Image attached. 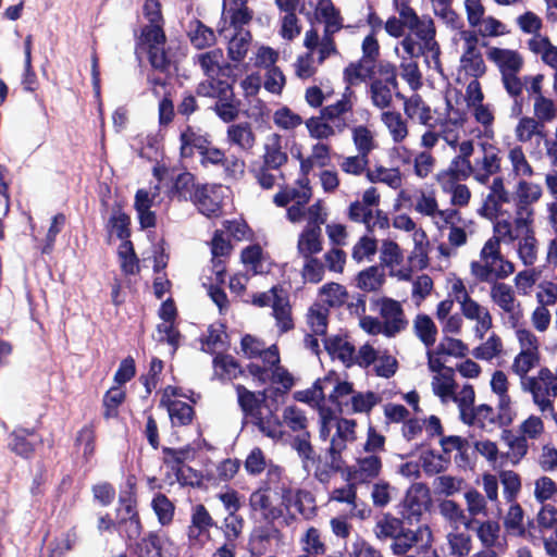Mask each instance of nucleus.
Masks as SVG:
<instances>
[{"label":"nucleus","mask_w":557,"mask_h":557,"mask_svg":"<svg viewBox=\"0 0 557 557\" xmlns=\"http://www.w3.org/2000/svg\"><path fill=\"white\" fill-rule=\"evenodd\" d=\"M295 398L298 401L329 400L345 414L369 413L381 401V396L374 392H355L351 383L341 381L333 371L318 379L311 388L297 392Z\"/></svg>","instance_id":"1"},{"label":"nucleus","mask_w":557,"mask_h":557,"mask_svg":"<svg viewBox=\"0 0 557 557\" xmlns=\"http://www.w3.org/2000/svg\"><path fill=\"white\" fill-rule=\"evenodd\" d=\"M144 14L149 24L143 28L137 42V52L148 53L151 66L158 71L166 72L171 61L164 49L165 35L162 28L160 3L157 0H146Z\"/></svg>","instance_id":"2"},{"label":"nucleus","mask_w":557,"mask_h":557,"mask_svg":"<svg viewBox=\"0 0 557 557\" xmlns=\"http://www.w3.org/2000/svg\"><path fill=\"white\" fill-rule=\"evenodd\" d=\"M237 400L246 418L260 430L261 433L271 438L281 435L280 420L265 404L263 393H253L243 385H236Z\"/></svg>","instance_id":"3"},{"label":"nucleus","mask_w":557,"mask_h":557,"mask_svg":"<svg viewBox=\"0 0 557 557\" xmlns=\"http://www.w3.org/2000/svg\"><path fill=\"white\" fill-rule=\"evenodd\" d=\"M494 233L503 237V242L511 244L518 240V255L523 264L533 265L537 259V240L534 236L533 223H525L518 228L517 222L508 219L494 223Z\"/></svg>","instance_id":"4"},{"label":"nucleus","mask_w":557,"mask_h":557,"mask_svg":"<svg viewBox=\"0 0 557 557\" xmlns=\"http://www.w3.org/2000/svg\"><path fill=\"white\" fill-rule=\"evenodd\" d=\"M432 533L428 527H419L417 530L404 529L397 535L391 549L396 556L406 557H436V550L432 549Z\"/></svg>","instance_id":"5"},{"label":"nucleus","mask_w":557,"mask_h":557,"mask_svg":"<svg viewBox=\"0 0 557 557\" xmlns=\"http://www.w3.org/2000/svg\"><path fill=\"white\" fill-rule=\"evenodd\" d=\"M521 389L532 395L533 403L541 412L552 411L553 399L557 397V380L549 368L543 367L535 375L524 379Z\"/></svg>","instance_id":"6"},{"label":"nucleus","mask_w":557,"mask_h":557,"mask_svg":"<svg viewBox=\"0 0 557 557\" xmlns=\"http://www.w3.org/2000/svg\"><path fill=\"white\" fill-rule=\"evenodd\" d=\"M283 520L288 525L296 520L295 512L309 520L315 515V499L311 492L292 486L278 495Z\"/></svg>","instance_id":"7"},{"label":"nucleus","mask_w":557,"mask_h":557,"mask_svg":"<svg viewBox=\"0 0 557 557\" xmlns=\"http://www.w3.org/2000/svg\"><path fill=\"white\" fill-rule=\"evenodd\" d=\"M490 297L492 302L500 310L505 323L511 327H517L522 318V309L516 298L513 288L509 284L494 282L490 289Z\"/></svg>","instance_id":"8"},{"label":"nucleus","mask_w":557,"mask_h":557,"mask_svg":"<svg viewBox=\"0 0 557 557\" xmlns=\"http://www.w3.org/2000/svg\"><path fill=\"white\" fill-rule=\"evenodd\" d=\"M542 196L540 185L527 181H520L517 185L515 197V218L512 222H517L518 228L525 223H533L535 203Z\"/></svg>","instance_id":"9"},{"label":"nucleus","mask_w":557,"mask_h":557,"mask_svg":"<svg viewBox=\"0 0 557 557\" xmlns=\"http://www.w3.org/2000/svg\"><path fill=\"white\" fill-rule=\"evenodd\" d=\"M486 195H483L482 206L478 213L488 220H495L502 214V207L510 201V193L505 188L504 177L495 176L485 185Z\"/></svg>","instance_id":"10"},{"label":"nucleus","mask_w":557,"mask_h":557,"mask_svg":"<svg viewBox=\"0 0 557 557\" xmlns=\"http://www.w3.org/2000/svg\"><path fill=\"white\" fill-rule=\"evenodd\" d=\"M467 530L475 534L483 548H496L498 552H505L507 548L506 536L502 534L498 521L471 519L467 523Z\"/></svg>","instance_id":"11"},{"label":"nucleus","mask_w":557,"mask_h":557,"mask_svg":"<svg viewBox=\"0 0 557 557\" xmlns=\"http://www.w3.org/2000/svg\"><path fill=\"white\" fill-rule=\"evenodd\" d=\"M473 166V181L480 185H488L502 169V158L497 148L492 145H482V156L476 157Z\"/></svg>","instance_id":"12"},{"label":"nucleus","mask_w":557,"mask_h":557,"mask_svg":"<svg viewBox=\"0 0 557 557\" xmlns=\"http://www.w3.org/2000/svg\"><path fill=\"white\" fill-rule=\"evenodd\" d=\"M377 305L380 320L384 325L386 337H395L406 330L408 321L399 301L384 297L379 300Z\"/></svg>","instance_id":"13"},{"label":"nucleus","mask_w":557,"mask_h":557,"mask_svg":"<svg viewBox=\"0 0 557 557\" xmlns=\"http://www.w3.org/2000/svg\"><path fill=\"white\" fill-rule=\"evenodd\" d=\"M515 271L513 264L503 256L471 262V273L481 282L494 283Z\"/></svg>","instance_id":"14"},{"label":"nucleus","mask_w":557,"mask_h":557,"mask_svg":"<svg viewBox=\"0 0 557 557\" xmlns=\"http://www.w3.org/2000/svg\"><path fill=\"white\" fill-rule=\"evenodd\" d=\"M247 371L261 385L280 384L285 389H289L294 385L292 374L280 362L275 364H260L259 361L250 362L247 366Z\"/></svg>","instance_id":"15"},{"label":"nucleus","mask_w":557,"mask_h":557,"mask_svg":"<svg viewBox=\"0 0 557 557\" xmlns=\"http://www.w3.org/2000/svg\"><path fill=\"white\" fill-rule=\"evenodd\" d=\"M250 517L267 523H274L283 517L282 506L273 504L267 490L257 488L249 496Z\"/></svg>","instance_id":"16"},{"label":"nucleus","mask_w":557,"mask_h":557,"mask_svg":"<svg viewBox=\"0 0 557 557\" xmlns=\"http://www.w3.org/2000/svg\"><path fill=\"white\" fill-rule=\"evenodd\" d=\"M398 83L394 69L387 72L385 78L374 79L369 88V96L372 104L381 110L388 108L393 100V95L399 96Z\"/></svg>","instance_id":"17"},{"label":"nucleus","mask_w":557,"mask_h":557,"mask_svg":"<svg viewBox=\"0 0 557 557\" xmlns=\"http://www.w3.org/2000/svg\"><path fill=\"white\" fill-rule=\"evenodd\" d=\"M463 124V114L455 110L449 102L446 116L435 120L436 129L441 138L451 148H457Z\"/></svg>","instance_id":"18"},{"label":"nucleus","mask_w":557,"mask_h":557,"mask_svg":"<svg viewBox=\"0 0 557 557\" xmlns=\"http://www.w3.org/2000/svg\"><path fill=\"white\" fill-rule=\"evenodd\" d=\"M430 500L429 488L422 483L412 484L403 502V516L408 520H418Z\"/></svg>","instance_id":"19"},{"label":"nucleus","mask_w":557,"mask_h":557,"mask_svg":"<svg viewBox=\"0 0 557 557\" xmlns=\"http://www.w3.org/2000/svg\"><path fill=\"white\" fill-rule=\"evenodd\" d=\"M460 310L467 320L475 323L473 326L474 336L480 341L483 339L493 326V318L488 308L472 299L461 307Z\"/></svg>","instance_id":"20"},{"label":"nucleus","mask_w":557,"mask_h":557,"mask_svg":"<svg viewBox=\"0 0 557 557\" xmlns=\"http://www.w3.org/2000/svg\"><path fill=\"white\" fill-rule=\"evenodd\" d=\"M486 55L497 66L500 75L519 73L523 66V58L516 50L490 47Z\"/></svg>","instance_id":"21"},{"label":"nucleus","mask_w":557,"mask_h":557,"mask_svg":"<svg viewBox=\"0 0 557 557\" xmlns=\"http://www.w3.org/2000/svg\"><path fill=\"white\" fill-rule=\"evenodd\" d=\"M242 349L250 359H259L261 364H275L280 362V352L276 345L269 347L251 335H245L242 339Z\"/></svg>","instance_id":"22"},{"label":"nucleus","mask_w":557,"mask_h":557,"mask_svg":"<svg viewBox=\"0 0 557 557\" xmlns=\"http://www.w3.org/2000/svg\"><path fill=\"white\" fill-rule=\"evenodd\" d=\"M381 471V458L377 455H367L356 459L355 465L349 470V475L357 483H369L376 479Z\"/></svg>","instance_id":"23"},{"label":"nucleus","mask_w":557,"mask_h":557,"mask_svg":"<svg viewBox=\"0 0 557 557\" xmlns=\"http://www.w3.org/2000/svg\"><path fill=\"white\" fill-rule=\"evenodd\" d=\"M311 188L309 186L308 177H299L296 186H286L276 193L273 197V202L277 207H286L289 202L295 201L298 205H307L311 198Z\"/></svg>","instance_id":"24"},{"label":"nucleus","mask_w":557,"mask_h":557,"mask_svg":"<svg viewBox=\"0 0 557 557\" xmlns=\"http://www.w3.org/2000/svg\"><path fill=\"white\" fill-rule=\"evenodd\" d=\"M324 347L333 360H338L349 368L356 361V348L345 336L324 338Z\"/></svg>","instance_id":"25"},{"label":"nucleus","mask_w":557,"mask_h":557,"mask_svg":"<svg viewBox=\"0 0 557 557\" xmlns=\"http://www.w3.org/2000/svg\"><path fill=\"white\" fill-rule=\"evenodd\" d=\"M226 140L240 151L250 153L256 145V135L248 122H242L227 127Z\"/></svg>","instance_id":"26"},{"label":"nucleus","mask_w":557,"mask_h":557,"mask_svg":"<svg viewBox=\"0 0 557 557\" xmlns=\"http://www.w3.org/2000/svg\"><path fill=\"white\" fill-rule=\"evenodd\" d=\"M471 550V536L465 532H449L446 536V543L440 550H436V557H466Z\"/></svg>","instance_id":"27"},{"label":"nucleus","mask_w":557,"mask_h":557,"mask_svg":"<svg viewBox=\"0 0 557 557\" xmlns=\"http://www.w3.org/2000/svg\"><path fill=\"white\" fill-rule=\"evenodd\" d=\"M287 160L288 156L284 151L282 136L276 133L270 134L264 143L262 164L280 171Z\"/></svg>","instance_id":"28"},{"label":"nucleus","mask_w":557,"mask_h":557,"mask_svg":"<svg viewBox=\"0 0 557 557\" xmlns=\"http://www.w3.org/2000/svg\"><path fill=\"white\" fill-rule=\"evenodd\" d=\"M220 35L228 39L227 50L230 58L235 62L242 61L249 48L250 33L245 29L231 33L230 29L223 28L220 30Z\"/></svg>","instance_id":"29"},{"label":"nucleus","mask_w":557,"mask_h":557,"mask_svg":"<svg viewBox=\"0 0 557 557\" xmlns=\"http://www.w3.org/2000/svg\"><path fill=\"white\" fill-rule=\"evenodd\" d=\"M323 249L322 231L304 228L297 240V255L300 258L315 257Z\"/></svg>","instance_id":"30"},{"label":"nucleus","mask_w":557,"mask_h":557,"mask_svg":"<svg viewBox=\"0 0 557 557\" xmlns=\"http://www.w3.org/2000/svg\"><path fill=\"white\" fill-rule=\"evenodd\" d=\"M315 17L324 23V32L335 34L343 27L339 11L331 0H319L315 4Z\"/></svg>","instance_id":"31"},{"label":"nucleus","mask_w":557,"mask_h":557,"mask_svg":"<svg viewBox=\"0 0 557 557\" xmlns=\"http://www.w3.org/2000/svg\"><path fill=\"white\" fill-rule=\"evenodd\" d=\"M406 26L410 30L409 34L420 40L423 47H434L435 44H437L435 40L434 22L431 17H420L417 15L416 21L408 20V22H406Z\"/></svg>","instance_id":"32"},{"label":"nucleus","mask_w":557,"mask_h":557,"mask_svg":"<svg viewBox=\"0 0 557 557\" xmlns=\"http://www.w3.org/2000/svg\"><path fill=\"white\" fill-rule=\"evenodd\" d=\"M460 420L467 425L490 430L496 424V414L491 406L482 404L474 406Z\"/></svg>","instance_id":"33"},{"label":"nucleus","mask_w":557,"mask_h":557,"mask_svg":"<svg viewBox=\"0 0 557 557\" xmlns=\"http://www.w3.org/2000/svg\"><path fill=\"white\" fill-rule=\"evenodd\" d=\"M290 486L292 482L285 474L284 469L281 466L270 461L265 474V480L259 488L267 490L269 493L272 491L275 495L278 496Z\"/></svg>","instance_id":"34"},{"label":"nucleus","mask_w":557,"mask_h":557,"mask_svg":"<svg viewBox=\"0 0 557 557\" xmlns=\"http://www.w3.org/2000/svg\"><path fill=\"white\" fill-rule=\"evenodd\" d=\"M10 437V449L24 458H28L33 454L35 445L39 441L34 431L26 429H18L13 431Z\"/></svg>","instance_id":"35"},{"label":"nucleus","mask_w":557,"mask_h":557,"mask_svg":"<svg viewBox=\"0 0 557 557\" xmlns=\"http://www.w3.org/2000/svg\"><path fill=\"white\" fill-rule=\"evenodd\" d=\"M213 369L214 376L221 381H232L244 373L236 359L230 355H216Z\"/></svg>","instance_id":"36"},{"label":"nucleus","mask_w":557,"mask_h":557,"mask_svg":"<svg viewBox=\"0 0 557 557\" xmlns=\"http://www.w3.org/2000/svg\"><path fill=\"white\" fill-rule=\"evenodd\" d=\"M469 177L473 178L472 162L467 159L455 157L449 163L448 169L438 174V182L451 180V182L466 181Z\"/></svg>","instance_id":"37"},{"label":"nucleus","mask_w":557,"mask_h":557,"mask_svg":"<svg viewBox=\"0 0 557 557\" xmlns=\"http://www.w3.org/2000/svg\"><path fill=\"white\" fill-rule=\"evenodd\" d=\"M405 529L403 520L392 516L391 513H384L374 525V534L380 540L391 539L392 541L403 532Z\"/></svg>","instance_id":"38"},{"label":"nucleus","mask_w":557,"mask_h":557,"mask_svg":"<svg viewBox=\"0 0 557 557\" xmlns=\"http://www.w3.org/2000/svg\"><path fill=\"white\" fill-rule=\"evenodd\" d=\"M181 156L183 158H189L197 150L199 153L209 145L208 139L196 133L190 126H187L185 131L181 133Z\"/></svg>","instance_id":"39"},{"label":"nucleus","mask_w":557,"mask_h":557,"mask_svg":"<svg viewBox=\"0 0 557 557\" xmlns=\"http://www.w3.org/2000/svg\"><path fill=\"white\" fill-rule=\"evenodd\" d=\"M215 114L225 123H231L238 117L239 102L235 99L234 91L222 92V98L212 107Z\"/></svg>","instance_id":"40"},{"label":"nucleus","mask_w":557,"mask_h":557,"mask_svg":"<svg viewBox=\"0 0 557 557\" xmlns=\"http://www.w3.org/2000/svg\"><path fill=\"white\" fill-rule=\"evenodd\" d=\"M412 239L414 246L409 256V260L414 267L424 269L429 265V240L426 234L422 228L416 230L412 234Z\"/></svg>","instance_id":"41"},{"label":"nucleus","mask_w":557,"mask_h":557,"mask_svg":"<svg viewBox=\"0 0 557 557\" xmlns=\"http://www.w3.org/2000/svg\"><path fill=\"white\" fill-rule=\"evenodd\" d=\"M305 403L318 408L320 422L319 435L321 440L326 441L331 435V431L334 428L336 429L337 422L334 410L326 406L329 400Z\"/></svg>","instance_id":"42"},{"label":"nucleus","mask_w":557,"mask_h":557,"mask_svg":"<svg viewBox=\"0 0 557 557\" xmlns=\"http://www.w3.org/2000/svg\"><path fill=\"white\" fill-rule=\"evenodd\" d=\"M460 69L473 78L483 76L486 72V66L481 50L462 51Z\"/></svg>","instance_id":"43"},{"label":"nucleus","mask_w":557,"mask_h":557,"mask_svg":"<svg viewBox=\"0 0 557 557\" xmlns=\"http://www.w3.org/2000/svg\"><path fill=\"white\" fill-rule=\"evenodd\" d=\"M413 331L426 348L435 344L437 327L429 315L418 314L413 321Z\"/></svg>","instance_id":"44"},{"label":"nucleus","mask_w":557,"mask_h":557,"mask_svg":"<svg viewBox=\"0 0 557 557\" xmlns=\"http://www.w3.org/2000/svg\"><path fill=\"white\" fill-rule=\"evenodd\" d=\"M503 438L508 445V451L505 457L510 460L512 465L519 463L528 454L529 444L525 436H516L511 431L505 430Z\"/></svg>","instance_id":"45"},{"label":"nucleus","mask_w":557,"mask_h":557,"mask_svg":"<svg viewBox=\"0 0 557 557\" xmlns=\"http://www.w3.org/2000/svg\"><path fill=\"white\" fill-rule=\"evenodd\" d=\"M545 126L534 117L524 116L519 120L515 133L520 143H528L534 136L545 138Z\"/></svg>","instance_id":"46"},{"label":"nucleus","mask_w":557,"mask_h":557,"mask_svg":"<svg viewBox=\"0 0 557 557\" xmlns=\"http://www.w3.org/2000/svg\"><path fill=\"white\" fill-rule=\"evenodd\" d=\"M274 533H276V529L273 527V523L265 522V524L255 527L249 539L251 552L253 554H262L273 539Z\"/></svg>","instance_id":"47"},{"label":"nucleus","mask_w":557,"mask_h":557,"mask_svg":"<svg viewBox=\"0 0 557 557\" xmlns=\"http://www.w3.org/2000/svg\"><path fill=\"white\" fill-rule=\"evenodd\" d=\"M233 90L232 85L227 81L219 79L215 76L207 77L197 86L196 92L198 96L214 98L219 100L222 98V92Z\"/></svg>","instance_id":"48"},{"label":"nucleus","mask_w":557,"mask_h":557,"mask_svg":"<svg viewBox=\"0 0 557 557\" xmlns=\"http://www.w3.org/2000/svg\"><path fill=\"white\" fill-rule=\"evenodd\" d=\"M232 249L230 242L224 237L223 233L216 231L211 240V252L214 272L218 276L224 273V265L220 258L226 257Z\"/></svg>","instance_id":"49"},{"label":"nucleus","mask_w":557,"mask_h":557,"mask_svg":"<svg viewBox=\"0 0 557 557\" xmlns=\"http://www.w3.org/2000/svg\"><path fill=\"white\" fill-rule=\"evenodd\" d=\"M381 119L395 143H401L407 137V123L400 113L394 111H385L382 113Z\"/></svg>","instance_id":"50"},{"label":"nucleus","mask_w":557,"mask_h":557,"mask_svg":"<svg viewBox=\"0 0 557 557\" xmlns=\"http://www.w3.org/2000/svg\"><path fill=\"white\" fill-rule=\"evenodd\" d=\"M367 178L371 183H384L396 189L401 185V175L398 169H387L382 165L367 170Z\"/></svg>","instance_id":"51"},{"label":"nucleus","mask_w":557,"mask_h":557,"mask_svg":"<svg viewBox=\"0 0 557 557\" xmlns=\"http://www.w3.org/2000/svg\"><path fill=\"white\" fill-rule=\"evenodd\" d=\"M440 513L447 520L455 529L463 525L467 529V523L471 521L468 519L465 510L454 500L446 499L440 504Z\"/></svg>","instance_id":"52"},{"label":"nucleus","mask_w":557,"mask_h":557,"mask_svg":"<svg viewBox=\"0 0 557 557\" xmlns=\"http://www.w3.org/2000/svg\"><path fill=\"white\" fill-rule=\"evenodd\" d=\"M540 362V352L520 351L513 359L511 370L520 377V383L524 379H530L528 373L534 369Z\"/></svg>","instance_id":"53"},{"label":"nucleus","mask_w":557,"mask_h":557,"mask_svg":"<svg viewBox=\"0 0 557 557\" xmlns=\"http://www.w3.org/2000/svg\"><path fill=\"white\" fill-rule=\"evenodd\" d=\"M193 201L198 210L206 216H218L221 212L219 201L214 200L209 194L206 186L197 187L194 191Z\"/></svg>","instance_id":"54"},{"label":"nucleus","mask_w":557,"mask_h":557,"mask_svg":"<svg viewBox=\"0 0 557 557\" xmlns=\"http://www.w3.org/2000/svg\"><path fill=\"white\" fill-rule=\"evenodd\" d=\"M504 528L508 535L524 536L523 510L519 504H511L504 517Z\"/></svg>","instance_id":"55"},{"label":"nucleus","mask_w":557,"mask_h":557,"mask_svg":"<svg viewBox=\"0 0 557 557\" xmlns=\"http://www.w3.org/2000/svg\"><path fill=\"white\" fill-rule=\"evenodd\" d=\"M188 36L193 46L197 49H205L215 40L213 30L200 21H194L189 25Z\"/></svg>","instance_id":"56"},{"label":"nucleus","mask_w":557,"mask_h":557,"mask_svg":"<svg viewBox=\"0 0 557 557\" xmlns=\"http://www.w3.org/2000/svg\"><path fill=\"white\" fill-rule=\"evenodd\" d=\"M300 543L306 555L318 557L324 555L326 552V546L320 531L313 527L306 531Z\"/></svg>","instance_id":"57"},{"label":"nucleus","mask_w":557,"mask_h":557,"mask_svg":"<svg viewBox=\"0 0 557 557\" xmlns=\"http://www.w3.org/2000/svg\"><path fill=\"white\" fill-rule=\"evenodd\" d=\"M194 176L189 172H183L176 175L172 188L170 190L171 197L177 198L178 200H193L194 196Z\"/></svg>","instance_id":"58"},{"label":"nucleus","mask_w":557,"mask_h":557,"mask_svg":"<svg viewBox=\"0 0 557 557\" xmlns=\"http://www.w3.org/2000/svg\"><path fill=\"white\" fill-rule=\"evenodd\" d=\"M164 407L168 409L173 425H187L191 422L194 409L189 404L174 400L173 403H166Z\"/></svg>","instance_id":"59"},{"label":"nucleus","mask_w":557,"mask_h":557,"mask_svg":"<svg viewBox=\"0 0 557 557\" xmlns=\"http://www.w3.org/2000/svg\"><path fill=\"white\" fill-rule=\"evenodd\" d=\"M534 119L545 126L553 122L557 116V107L555 102L545 96L534 97L533 103Z\"/></svg>","instance_id":"60"},{"label":"nucleus","mask_w":557,"mask_h":557,"mask_svg":"<svg viewBox=\"0 0 557 557\" xmlns=\"http://www.w3.org/2000/svg\"><path fill=\"white\" fill-rule=\"evenodd\" d=\"M384 283V273L375 265L361 271L357 276V286L366 292H375Z\"/></svg>","instance_id":"61"},{"label":"nucleus","mask_w":557,"mask_h":557,"mask_svg":"<svg viewBox=\"0 0 557 557\" xmlns=\"http://www.w3.org/2000/svg\"><path fill=\"white\" fill-rule=\"evenodd\" d=\"M468 519H479V516L487 517V504L485 497L476 490L465 493Z\"/></svg>","instance_id":"62"},{"label":"nucleus","mask_w":557,"mask_h":557,"mask_svg":"<svg viewBox=\"0 0 557 557\" xmlns=\"http://www.w3.org/2000/svg\"><path fill=\"white\" fill-rule=\"evenodd\" d=\"M129 216L122 210H114L107 224L109 234H115L122 242L129 240Z\"/></svg>","instance_id":"63"},{"label":"nucleus","mask_w":557,"mask_h":557,"mask_svg":"<svg viewBox=\"0 0 557 557\" xmlns=\"http://www.w3.org/2000/svg\"><path fill=\"white\" fill-rule=\"evenodd\" d=\"M352 140L358 153L368 158L370 152L375 148V140L372 132L363 125L352 128Z\"/></svg>","instance_id":"64"}]
</instances>
